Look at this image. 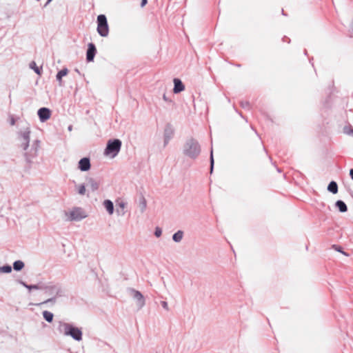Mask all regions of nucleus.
<instances>
[{
    "instance_id": "1",
    "label": "nucleus",
    "mask_w": 353,
    "mask_h": 353,
    "mask_svg": "<svg viewBox=\"0 0 353 353\" xmlns=\"http://www.w3.org/2000/svg\"><path fill=\"white\" fill-rule=\"evenodd\" d=\"M41 290H43L50 298L39 303V305L48 303L53 305L56 303L57 298L63 294V290L61 285L52 281H43Z\"/></svg>"
},
{
    "instance_id": "2",
    "label": "nucleus",
    "mask_w": 353,
    "mask_h": 353,
    "mask_svg": "<svg viewBox=\"0 0 353 353\" xmlns=\"http://www.w3.org/2000/svg\"><path fill=\"white\" fill-rule=\"evenodd\" d=\"M30 134V124L26 121H21V128L17 134L20 147L23 150H27L29 147Z\"/></svg>"
},
{
    "instance_id": "3",
    "label": "nucleus",
    "mask_w": 353,
    "mask_h": 353,
    "mask_svg": "<svg viewBox=\"0 0 353 353\" xmlns=\"http://www.w3.org/2000/svg\"><path fill=\"white\" fill-rule=\"evenodd\" d=\"M201 152L199 142L194 139H188L183 146V153L190 159H196Z\"/></svg>"
},
{
    "instance_id": "4",
    "label": "nucleus",
    "mask_w": 353,
    "mask_h": 353,
    "mask_svg": "<svg viewBox=\"0 0 353 353\" xmlns=\"http://www.w3.org/2000/svg\"><path fill=\"white\" fill-rule=\"evenodd\" d=\"M59 330L65 336H70L77 341L82 340L83 333L79 327H74L72 324L61 322Z\"/></svg>"
},
{
    "instance_id": "5",
    "label": "nucleus",
    "mask_w": 353,
    "mask_h": 353,
    "mask_svg": "<svg viewBox=\"0 0 353 353\" xmlns=\"http://www.w3.org/2000/svg\"><path fill=\"white\" fill-rule=\"evenodd\" d=\"M121 148V141L119 139L109 140L104 151V155L114 158Z\"/></svg>"
},
{
    "instance_id": "6",
    "label": "nucleus",
    "mask_w": 353,
    "mask_h": 353,
    "mask_svg": "<svg viewBox=\"0 0 353 353\" xmlns=\"http://www.w3.org/2000/svg\"><path fill=\"white\" fill-rule=\"evenodd\" d=\"M67 219L70 221H80L88 216L86 212L81 208L75 207L65 212Z\"/></svg>"
},
{
    "instance_id": "7",
    "label": "nucleus",
    "mask_w": 353,
    "mask_h": 353,
    "mask_svg": "<svg viewBox=\"0 0 353 353\" xmlns=\"http://www.w3.org/2000/svg\"><path fill=\"white\" fill-rule=\"evenodd\" d=\"M40 148V141L34 140L30 147L29 146L27 150H23L25 153V157L26 160L28 162H32V161L38 155V152Z\"/></svg>"
},
{
    "instance_id": "8",
    "label": "nucleus",
    "mask_w": 353,
    "mask_h": 353,
    "mask_svg": "<svg viewBox=\"0 0 353 353\" xmlns=\"http://www.w3.org/2000/svg\"><path fill=\"white\" fill-rule=\"evenodd\" d=\"M97 32L103 37L108 35L109 28L107 22L106 17L103 14H100L97 17Z\"/></svg>"
},
{
    "instance_id": "9",
    "label": "nucleus",
    "mask_w": 353,
    "mask_h": 353,
    "mask_svg": "<svg viewBox=\"0 0 353 353\" xmlns=\"http://www.w3.org/2000/svg\"><path fill=\"white\" fill-rule=\"evenodd\" d=\"M130 295L136 301L137 307L141 309L145 304V299L142 294L134 289H129Z\"/></svg>"
},
{
    "instance_id": "10",
    "label": "nucleus",
    "mask_w": 353,
    "mask_h": 353,
    "mask_svg": "<svg viewBox=\"0 0 353 353\" xmlns=\"http://www.w3.org/2000/svg\"><path fill=\"white\" fill-rule=\"evenodd\" d=\"M41 122H45L50 118L51 111L47 108H41L37 112Z\"/></svg>"
},
{
    "instance_id": "11",
    "label": "nucleus",
    "mask_w": 353,
    "mask_h": 353,
    "mask_svg": "<svg viewBox=\"0 0 353 353\" xmlns=\"http://www.w3.org/2000/svg\"><path fill=\"white\" fill-rule=\"evenodd\" d=\"M127 207V203L123 201H119L117 203L116 213L118 216H123L125 213V208Z\"/></svg>"
},
{
    "instance_id": "12",
    "label": "nucleus",
    "mask_w": 353,
    "mask_h": 353,
    "mask_svg": "<svg viewBox=\"0 0 353 353\" xmlns=\"http://www.w3.org/2000/svg\"><path fill=\"white\" fill-rule=\"evenodd\" d=\"M80 170L83 172L88 171L90 169V159L84 157L79 161V166Z\"/></svg>"
},
{
    "instance_id": "13",
    "label": "nucleus",
    "mask_w": 353,
    "mask_h": 353,
    "mask_svg": "<svg viewBox=\"0 0 353 353\" xmlns=\"http://www.w3.org/2000/svg\"><path fill=\"white\" fill-rule=\"evenodd\" d=\"M95 53H96L95 46L92 43H89L88 48L87 50V54H86V59H87L88 61H93L94 57L95 56Z\"/></svg>"
},
{
    "instance_id": "14",
    "label": "nucleus",
    "mask_w": 353,
    "mask_h": 353,
    "mask_svg": "<svg viewBox=\"0 0 353 353\" xmlns=\"http://www.w3.org/2000/svg\"><path fill=\"white\" fill-rule=\"evenodd\" d=\"M103 206L109 215H112L114 210L113 202L109 199H105L103 201Z\"/></svg>"
},
{
    "instance_id": "15",
    "label": "nucleus",
    "mask_w": 353,
    "mask_h": 353,
    "mask_svg": "<svg viewBox=\"0 0 353 353\" xmlns=\"http://www.w3.org/2000/svg\"><path fill=\"white\" fill-rule=\"evenodd\" d=\"M185 90V86L183 85L182 81L179 79H174V88L173 92L175 94L179 93Z\"/></svg>"
},
{
    "instance_id": "16",
    "label": "nucleus",
    "mask_w": 353,
    "mask_h": 353,
    "mask_svg": "<svg viewBox=\"0 0 353 353\" xmlns=\"http://www.w3.org/2000/svg\"><path fill=\"white\" fill-rule=\"evenodd\" d=\"M86 181H87V186H88L92 190V191L94 192V191H96L97 190H98L99 186V183L95 179L92 178V177H88L86 179Z\"/></svg>"
},
{
    "instance_id": "17",
    "label": "nucleus",
    "mask_w": 353,
    "mask_h": 353,
    "mask_svg": "<svg viewBox=\"0 0 353 353\" xmlns=\"http://www.w3.org/2000/svg\"><path fill=\"white\" fill-rule=\"evenodd\" d=\"M173 136V130L170 127H167L164 131V144L167 145Z\"/></svg>"
},
{
    "instance_id": "18",
    "label": "nucleus",
    "mask_w": 353,
    "mask_h": 353,
    "mask_svg": "<svg viewBox=\"0 0 353 353\" xmlns=\"http://www.w3.org/2000/svg\"><path fill=\"white\" fill-rule=\"evenodd\" d=\"M42 282H43V281H40L38 283H37L35 285H28L25 282H23L22 281H19V283L23 286H24L26 288L28 289L29 290H41V286H42Z\"/></svg>"
},
{
    "instance_id": "19",
    "label": "nucleus",
    "mask_w": 353,
    "mask_h": 353,
    "mask_svg": "<svg viewBox=\"0 0 353 353\" xmlns=\"http://www.w3.org/2000/svg\"><path fill=\"white\" fill-rule=\"evenodd\" d=\"M68 73V70L67 68H63L57 73L56 78L57 80L59 81L60 85H62V77L66 76Z\"/></svg>"
},
{
    "instance_id": "20",
    "label": "nucleus",
    "mask_w": 353,
    "mask_h": 353,
    "mask_svg": "<svg viewBox=\"0 0 353 353\" xmlns=\"http://www.w3.org/2000/svg\"><path fill=\"white\" fill-rule=\"evenodd\" d=\"M335 205L338 208L339 212H345L347 210V208L346 204L341 200H339L336 202Z\"/></svg>"
},
{
    "instance_id": "21",
    "label": "nucleus",
    "mask_w": 353,
    "mask_h": 353,
    "mask_svg": "<svg viewBox=\"0 0 353 353\" xmlns=\"http://www.w3.org/2000/svg\"><path fill=\"white\" fill-rule=\"evenodd\" d=\"M183 237V232L181 230L177 231L172 235V239L176 243H179L181 241Z\"/></svg>"
},
{
    "instance_id": "22",
    "label": "nucleus",
    "mask_w": 353,
    "mask_h": 353,
    "mask_svg": "<svg viewBox=\"0 0 353 353\" xmlns=\"http://www.w3.org/2000/svg\"><path fill=\"white\" fill-rule=\"evenodd\" d=\"M327 190L333 194H336L338 192L337 183L335 181H331L327 186Z\"/></svg>"
},
{
    "instance_id": "23",
    "label": "nucleus",
    "mask_w": 353,
    "mask_h": 353,
    "mask_svg": "<svg viewBox=\"0 0 353 353\" xmlns=\"http://www.w3.org/2000/svg\"><path fill=\"white\" fill-rule=\"evenodd\" d=\"M24 267V263L22 261H16L13 263V268L16 271L21 270Z\"/></svg>"
},
{
    "instance_id": "24",
    "label": "nucleus",
    "mask_w": 353,
    "mask_h": 353,
    "mask_svg": "<svg viewBox=\"0 0 353 353\" xmlns=\"http://www.w3.org/2000/svg\"><path fill=\"white\" fill-rule=\"evenodd\" d=\"M43 316L46 321L50 323L53 320L54 315L52 312L46 310L43 312Z\"/></svg>"
},
{
    "instance_id": "25",
    "label": "nucleus",
    "mask_w": 353,
    "mask_h": 353,
    "mask_svg": "<svg viewBox=\"0 0 353 353\" xmlns=\"http://www.w3.org/2000/svg\"><path fill=\"white\" fill-rule=\"evenodd\" d=\"M12 271V267L9 265L0 267V273H10Z\"/></svg>"
},
{
    "instance_id": "26",
    "label": "nucleus",
    "mask_w": 353,
    "mask_h": 353,
    "mask_svg": "<svg viewBox=\"0 0 353 353\" xmlns=\"http://www.w3.org/2000/svg\"><path fill=\"white\" fill-rule=\"evenodd\" d=\"M77 189L78 193L80 195L85 194L86 190H85V185H83V184L79 185L78 186H77Z\"/></svg>"
},
{
    "instance_id": "27",
    "label": "nucleus",
    "mask_w": 353,
    "mask_h": 353,
    "mask_svg": "<svg viewBox=\"0 0 353 353\" xmlns=\"http://www.w3.org/2000/svg\"><path fill=\"white\" fill-rule=\"evenodd\" d=\"M30 68L33 69L37 74H41V70L36 65V63L34 61L30 63Z\"/></svg>"
},
{
    "instance_id": "28",
    "label": "nucleus",
    "mask_w": 353,
    "mask_h": 353,
    "mask_svg": "<svg viewBox=\"0 0 353 353\" xmlns=\"http://www.w3.org/2000/svg\"><path fill=\"white\" fill-rule=\"evenodd\" d=\"M162 234V230L160 228L157 227L155 229V232H154V235L157 236V237H160Z\"/></svg>"
},
{
    "instance_id": "29",
    "label": "nucleus",
    "mask_w": 353,
    "mask_h": 353,
    "mask_svg": "<svg viewBox=\"0 0 353 353\" xmlns=\"http://www.w3.org/2000/svg\"><path fill=\"white\" fill-rule=\"evenodd\" d=\"M214 167V159L212 155V150H211V155H210V172H212Z\"/></svg>"
},
{
    "instance_id": "30",
    "label": "nucleus",
    "mask_w": 353,
    "mask_h": 353,
    "mask_svg": "<svg viewBox=\"0 0 353 353\" xmlns=\"http://www.w3.org/2000/svg\"><path fill=\"white\" fill-rule=\"evenodd\" d=\"M161 305L163 307V308H164L165 310L168 311L170 310L168 304L166 301H161Z\"/></svg>"
},
{
    "instance_id": "31",
    "label": "nucleus",
    "mask_w": 353,
    "mask_h": 353,
    "mask_svg": "<svg viewBox=\"0 0 353 353\" xmlns=\"http://www.w3.org/2000/svg\"><path fill=\"white\" fill-rule=\"evenodd\" d=\"M333 248H334L335 250H336L339 252H341L342 254H343L345 256H348V254L346 252L341 250V247H339L337 245H333Z\"/></svg>"
},
{
    "instance_id": "32",
    "label": "nucleus",
    "mask_w": 353,
    "mask_h": 353,
    "mask_svg": "<svg viewBox=\"0 0 353 353\" xmlns=\"http://www.w3.org/2000/svg\"><path fill=\"white\" fill-rule=\"evenodd\" d=\"M141 211L143 212L146 208V201L144 199H143V201L141 202Z\"/></svg>"
},
{
    "instance_id": "33",
    "label": "nucleus",
    "mask_w": 353,
    "mask_h": 353,
    "mask_svg": "<svg viewBox=\"0 0 353 353\" xmlns=\"http://www.w3.org/2000/svg\"><path fill=\"white\" fill-rule=\"evenodd\" d=\"M10 124L11 125H15V119L13 117H11L10 119Z\"/></svg>"
},
{
    "instance_id": "34",
    "label": "nucleus",
    "mask_w": 353,
    "mask_h": 353,
    "mask_svg": "<svg viewBox=\"0 0 353 353\" xmlns=\"http://www.w3.org/2000/svg\"><path fill=\"white\" fill-rule=\"evenodd\" d=\"M146 3H147V0H142L141 1V6L143 7L144 6H145Z\"/></svg>"
},
{
    "instance_id": "35",
    "label": "nucleus",
    "mask_w": 353,
    "mask_h": 353,
    "mask_svg": "<svg viewBox=\"0 0 353 353\" xmlns=\"http://www.w3.org/2000/svg\"><path fill=\"white\" fill-rule=\"evenodd\" d=\"M163 99L165 101H169L168 98L166 97L165 94L163 95Z\"/></svg>"
},
{
    "instance_id": "36",
    "label": "nucleus",
    "mask_w": 353,
    "mask_h": 353,
    "mask_svg": "<svg viewBox=\"0 0 353 353\" xmlns=\"http://www.w3.org/2000/svg\"><path fill=\"white\" fill-rule=\"evenodd\" d=\"M350 175L351 176V179L353 180V169H351L350 170Z\"/></svg>"
},
{
    "instance_id": "37",
    "label": "nucleus",
    "mask_w": 353,
    "mask_h": 353,
    "mask_svg": "<svg viewBox=\"0 0 353 353\" xmlns=\"http://www.w3.org/2000/svg\"><path fill=\"white\" fill-rule=\"evenodd\" d=\"M72 125H70V126L68 127V130H69V131H71V130H72Z\"/></svg>"
},
{
    "instance_id": "38",
    "label": "nucleus",
    "mask_w": 353,
    "mask_h": 353,
    "mask_svg": "<svg viewBox=\"0 0 353 353\" xmlns=\"http://www.w3.org/2000/svg\"><path fill=\"white\" fill-rule=\"evenodd\" d=\"M347 134H353V130H352L350 132H347Z\"/></svg>"
},
{
    "instance_id": "39",
    "label": "nucleus",
    "mask_w": 353,
    "mask_h": 353,
    "mask_svg": "<svg viewBox=\"0 0 353 353\" xmlns=\"http://www.w3.org/2000/svg\"><path fill=\"white\" fill-rule=\"evenodd\" d=\"M52 0H48L47 3L46 5L48 4Z\"/></svg>"
}]
</instances>
